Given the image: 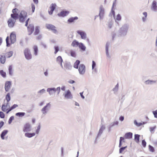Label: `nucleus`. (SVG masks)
Instances as JSON below:
<instances>
[{"instance_id": "obj_1", "label": "nucleus", "mask_w": 157, "mask_h": 157, "mask_svg": "<svg viewBox=\"0 0 157 157\" xmlns=\"http://www.w3.org/2000/svg\"><path fill=\"white\" fill-rule=\"evenodd\" d=\"M129 28V25L124 24L119 29L117 33V35L118 37H124L127 34Z\"/></svg>"}, {"instance_id": "obj_2", "label": "nucleus", "mask_w": 157, "mask_h": 157, "mask_svg": "<svg viewBox=\"0 0 157 157\" xmlns=\"http://www.w3.org/2000/svg\"><path fill=\"white\" fill-rule=\"evenodd\" d=\"M51 105L50 102L48 103L41 110L42 115L45 116L50 109Z\"/></svg>"}, {"instance_id": "obj_3", "label": "nucleus", "mask_w": 157, "mask_h": 157, "mask_svg": "<svg viewBox=\"0 0 157 157\" xmlns=\"http://www.w3.org/2000/svg\"><path fill=\"white\" fill-rule=\"evenodd\" d=\"M24 54L25 58L27 60H29L32 58V55L30 51V50L28 48L25 49L24 51Z\"/></svg>"}, {"instance_id": "obj_4", "label": "nucleus", "mask_w": 157, "mask_h": 157, "mask_svg": "<svg viewBox=\"0 0 157 157\" xmlns=\"http://www.w3.org/2000/svg\"><path fill=\"white\" fill-rule=\"evenodd\" d=\"M27 16V13L24 11H22L19 15V21L21 22H24L25 18Z\"/></svg>"}, {"instance_id": "obj_5", "label": "nucleus", "mask_w": 157, "mask_h": 157, "mask_svg": "<svg viewBox=\"0 0 157 157\" xmlns=\"http://www.w3.org/2000/svg\"><path fill=\"white\" fill-rule=\"evenodd\" d=\"M46 27L47 29L52 30L54 33L56 34L58 33L56 27L54 25L51 24H46Z\"/></svg>"}, {"instance_id": "obj_6", "label": "nucleus", "mask_w": 157, "mask_h": 157, "mask_svg": "<svg viewBox=\"0 0 157 157\" xmlns=\"http://www.w3.org/2000/svg\"><path fill=\"white\" fill-rule=\"evenodd\" d=\"M110 46V43L109 42H106L105 46V52L106 56L108 59H110L111 56L109 52V48Z\"/></svg>"}, {"instance_id": "obj_7", "label": "nucleus", "mask_w": 157, "mask_h": 157, "mask_svg": "<svg viewBox=\"0 0 157 157\" xmlns=\"http://www.w3.org/2000/svg\"><path fill=\"white\" fill-rule=\"evenodd\" d=\"M105 14V10L102 5L101 6L99 7V14L98 15L100 20L102 19Z\"/></svg>"}, {"instance_id": "obj_8", "label": "nucleus", "mask_w": 157, "mask_h": 157, "mask_svg": "<svg viewBox=\"0 0 157 157\" xmlns=\"http://www.w3.org/2000/svg\"><path fill=\"white\" fill-rule=\"evenodd\" d=\"M78 71L80 75H83L84 74L86 71V67L84 65L81 64L79 65Z\"/></svg>"}, {"instance_id": "obj_9", "label": "nucleus", "mask_w": 157, "mask_h": 157, "mask_svg": "<svg viewBox=\"0 0 157 157\" xmlns=\"http://www.w3.org/2000/svg\"><path fill=\"white\" fill-rule=\"evenodd\" d=\"M105 125L103 124H101V127L99 129L98 135L95 139V142L97 140V138L101 136L102 134L103 131L105 129Z\"/></svg>"}, {"instance_id": "obj_10", "label": "nucleus", "mask_w": 157, "mask_h": 157, "mask_svg": "<svg viewBox=\"0 0 157 157\" xmlns=\"http://www.w3.org/2000/svg\"><path fill=\"white\" fill-rule=\"evenodd\" d=\"M151 10L155 12H157V2L155 0H153L152 3Z\"/></svg>"}, {"instance_id": "obj_11", "label": "nucleus", "mask_w": 157, "mask_h": 157, "mask_svg": "<svg viewBox=\"0 0 157 157\" xmlns=\"http://www.w3.org/2000/svg\"><path fill=\"white\" fill-rule=\"evenodd\" d=\"M77 33L80 35L82 39L85 40L86 38V34L85 32L78 30L77 31Z\"/></svg>"}, {"instance_id": "obj_12", "label": "nucleus", "mask_w": 157, "mask_h": 157, "mask_svg": "<svg viewBox=\"0 0 157 157\" xmlns=\"http://www.w3.org/2000/svg\"><path fill=\"white\" fill-rule=\"evenodd\" d=\"M11 44H13L16 41V35L14 32H12L10 35Z\"/></svg>"}, {"instance_id": "obj_13", "label": "nucleus", "mask_w": 157, "mask_h": 157, "mask_svg": "<svg viewBox=\"0 0 157 157\" xmlns=\"http://www.w3.org/2000/svg\"><path fill=\"white\" fill-rule=\"evenodd\" d=\"M16 21L12 19V18H9L7 21L8 27L10 28H13L15 25Z\"/></svg>"}, {"instance_id": "obj_14", "label": "nucleus", "mask_w": 157, "mask_h": 157, "mask_svg": "<svg viewBox=\"0 0 157 157\" xmlns=\"http://www.w3.org/2000/svg\"><path fill=\"white\" fill-rule=\"evenodd\" d=\"M31 126L30 124L29 123H27L24 126L23 131L25 132H29L31 130Z\"/></svg>"}, {"instance_id": "obj_15", "label": "nucleus", "mask_w": 157, "mask_h": 157, "mask_svg": "<svg viewBox=\"0 0 157 157\" xmlns=\"http://www.w3.org/2000/svg\"><path fill=\"white\" fill-rule=\"evenodd\" d=\"M11 85L10 81H7L6 82L5 86V90L6 92H8L10 89Z\"/></svg>"}, {"instance_id": "obj_16", "label": "nucleus", "mask_w": 157, "mask_h": 157, "mask_svg": "<svg viewBox=\"0 0 157 157\" xmlns=\"http://www.w3.org/2000/svg\"><path fill=\"white\" fill-rule=\"evenodd\" d=\"M64 68L66 70H70L72 68V66L70 62L66 61L64 63Z\"/></svg>"}, {"instance_id": "obj_17", "label": "nucleus", "mask_w": 157, "mask_h": 157, "mask_svg": "<svg viewBox=\"0 0 157 157\" xmlns=\"http://www.w3.org/2000/svg\"><path fill=\"white\" fill-rule=\"evenodd\" d=\"M47 91L48 92L49 95H53L56 92L55 88V87L48 88L47 90Z\"/></svg>"}, {"instance_id": "obj_18", "label": "nucleus", "mask_w": 157, "mask_h": 157, "mask_svg": "<svg viewBox=\"0 0 157 157\" xmlns=\"http://www.w3.org/2000/svg\"><path fill=\"white\" fill-rule=\"evenodd\" d=\"M64 97L67 99H71L72 98V96L70 90H68L64 95Z\"/></svg>"}, {"instance_id": "obj_19", "label": "nucleus", "mask_w": 157, "mask_h": 157, "mask_svg": "<svg viewBox=\"0 0 157 157\" xmlns=\"http://www.w3.org/2000/svg\"><path fill=\"white\" fill-rule=\"evenodd\" d=\"M56 5L55 4L52 3L51 5V6L49 8L50 10H48V13L49 14L52 15V14L53 12L55 10Z\"/></svg>"}, {"instance_id": "obj_20", "label": "nucleus", "mask_w": 157, "mask_h": 157, "mask_svg": "<svg viewBox=\"0 0 157 157\" xmlns=\"http://www.w3.org/2000/svg\"><path fill=\"white\" fill-rule=\"evenodd\" d=\"M28 30L29 32V35H30L33 32L34 30V27L33 24L29 25L28 27Z\"/></svg>"}, {"instance_id": "obj_21", "label": "nucleus", "mask_w": 157, "mask_h": 157, "mask_svg": "<svg viewBox=\"0 0 157 157\" xmlns=\"http://www.w3.org/2000/svg\"><path fill=\"white\" fill-rule=\"evenodd\" d=\"M8 107H10V105L9 103L7 102L2 105V109L3 112H6L7 110V108Z\"/></svg>"}, {"instance_id": "obj_22", "label": "nucleus", "mask_w": 157, "mask_h": 157, "mask_svg": "<svg viewBox=\"0 0 157 157\" xmlns=\"http://www.w3.org/2000/svg\"><path fill=\"white\" fill-rule=\"evenodd\" d=\"M113 21L112 19H110L107 24L108 27L109 29L112 28L113 26Z\"/></svg>"}, {"instance_id": "obj_23", "label": "nucleus", "mask_w": 157, "mask_h": 157, "mask_svg": "<svg viewBox=\"0 0 157 157\" xmlns=\"http://www.w3.org/2000/svg\"><path fill=\"white\" fill-rule=\"evenodd\" d=\"M144 83L147 85H151L153 84L156 83V81L147 80L144 82Z\"/></svg>"}, {"instance_id": "obj_24", "label": "nucleus", "mask_w": 157, "mask_h": 157, "mask_svg": "<svg viewBox=\"0 0 157 157\" xmlns=\"http://www.w3.org/2000/svg\"><path fill=\"white\" fill-rule=\"evenodd\" d=\"M0 62L2 64H4L6 62V56L4 54L0 55Z\"/></svg>"}, {"instance_id": "obj_25", "label": "nucleus", "mask_w": 157, "mask_h": 157, "mask_svg": "<svg viewBox=\"0 0 157 157\" xmlns=\"http://www.w3.org/2000/svg\"><path fill=\"white\" fill-rule=\"evenodd\" d=\"M18 13H12L11 14V17L10 18H12V19L16 21V20L18 18Z\"/></svg>"}, {"instance_id": "obj_26", "label": "nucleus", "mask_w": 157, "mask_h": 157, "mask_svg": "<svg viewBox=\"0 0 157 157\" xmlns=\"http://www.w3.org/2000/svg\"><path fill=\"white\" fill-rule=\"evenodd\" d=\"M124 137L126 139H130L132 138V133L131 132L126 133L125 134Z\"/></svg>"}, {"instance_id": "obj_27", "label": "nucleus", "mask_w": 157, "mask_h": 157, "mask_svg": "<svg viewBox=\"0 0 157 157\" xmlns=\"http://www.w3.org/2000/svg\"><path fill=\"white\" fill-rule=\"evenodd\" d=\"M8 132V131L7 130H4L0 135V136L1 139L3 140L5 139V136L7 133Z\"/></svg>"}, {"instance_id": "obj_28", "label": "nucleus", "mask_w": 157, "mask_h": 157, "mask_svg": "<svg viewBox=\"0 0 157 157\" xmlns=\"http://www.w3.org/2000/svg\"><path fill=\"white\" fill-rule=\"evenodd\" d=\"M115 22L118 24V21H120L121 20V15L118 13L117 14L115 18H114Z\"/></svg>"}, {"instance_id": "obj_29", "label": "nucleus", "mask_w": 157, "mask_h": 157, "mask_svg": "<svg viewBox=\"0 0 157 157\" xmlns=\"http://www.w3.org/2000/svg\"><path fill=\"white\" fill-rule=\"evenodd\" d=\"M68 13V12L67 11H62L60 13L58 14V15L59 17L61 16L63 17L66 15Z\"/></svg>"}, {"instance_id": "obj_30", "label": "nucleus", "mask_w": 157, "mask_h": 157, "mask_svg": "<svg viewBox=\"0 0 157 157\" xmlns=\"http://www.w3.org/2000/svg\"><path fill=\"white\" fill-rule=\"evenodd\" d=\"M79 43L76 40H75L72 43L71 45L73 47H77L78 46Z\"/></svg>"}, {"instance_id": "obj_31", "label": "nucleus", "mask_w": 157, "mask_h": 157, "mask_svg": "<svg viewBox=\"0 0 157 157\" xmlns=\"http://www.w3.org/2000/svg\"><path fill=\"white\" fill-rule=\"evenodd\" d=\"M35 135V133H30L29 132L26 133L25 135L26 137H28V138H31L34 136Z\"/></svg>"}, {"instance_id": "obj_32", "label": "nucleus", "mask_w": 157, "mask_h": 157, "mask_svg": "<svg viewBox=\"0 0 157 157\" xmlns=\"http://www.w3.org/2000/svg\"><path fill=\"white\" fill-rule=\"evenodd\" d=\"M33 49L34 50V54L35 56H37L38 51L37 46L36 45L34 46L33 47Z\"/></svg>"}, {"instance_id": "obj_33", "label": "nucleus", "mask_w": 157, "mask_h": 157, "mask_svg": "<svg viewBox=\"0 0 157 157\" xmlns=\"http://www.w3.org/2000/svg\"><path fill=\"white\" fill-rule=\"evenodd\" d=\"M78 18L77 17H71L70 18H69L68 20V22L69 23H72L73 22H74L75 20H77L78 19Z\"/></svg>"}, {"instance_id": "obj_34", "label": "nucleus", "mask_w": 157, "mask_h": 157, "mask_svg": "<svg viewBox=\"0 0 157 157\" xmlns=\"http://www.w3.org/2000/svg\"><path fill=\"white\" fill-rule=\"evenodd\" d=\"M78 47L79 48L83 51H85L86 50V47L82 43H80Z\"/></svg>"}, {"instance_id": "obj_35", "label": "nucleus", "mask_w": 157, "mask_h": 157, "mask_svg": "<svg viewBox=\"0 0 157 157\" xmlns=\"http://www.w3.org/2000/svg\"><path fill=\"white\" fill-rule=\"evenodd\" d=\"M143 15L144 16V17H142V20L143 22H145L147 20V13L146 12H144L143 13Z\"/></svg>"}, {"instance_id": "obj_36", "label": "nucleus", "mask_w": 157, "mask_h": 157, "mask_svg": "<svg viewBox=\"0 0 157 157\" xmlns=\"http://www.w3.org/2000/svg\"><path fill=\"white\" fill-rule=\"evenodd\" d=\"M140 135L138 134H135L134 135V140L137 143L139 142Z\"/></svg>"}, {"instance_id": "obj_37", "label": "nucleus", "mask_w": 157, "mask_h": 157, "mask_svg": "<svg viewBox=\"0 0 157 157\" xmlns=\"http://www.w3.org/2000/svg\"><path fill=\"white\" fill-rule=\"evenodd\" d=\"M80 63V61L79 60H77L74 64V67L76 69H78Z\"/></svg>"}, {"instance_id": "obj_38", "label": "nucleus", "mask_w": 157, "mask_h": 157, "mask_svg": "<svg viewBox=\"0 0 157 157\" xmlns=\"http://www.w3.org/2000/svg\"><path fill=\"white\" fill-rule=\"evenodd\" d=\"M118 87L119 85L118 84H117L113 89V91L114 94H116L118 90Z\"/></svg>"}, {"instance_id": "obj_39", "label": "nucleus", "mask_w": 157, "mask_h": 157, "mask_svg": "<svg viewBox=\"0 0 157 157\" xmlns=\"http://www.w3.org/2000/svg\"><path fill=\"white\" fill-rule=\"evenodd\" d=\"M9 74L10 76L13 75V74L12 67L11 65L9 66Z\"/></svg>"}, {"instance_id": "obj_40", "label": "nucleus", "mask_w": 157, "mask_h": 157, "mask_svg": "<svg viewBox=\"0 0 157 157\" xmlns=\"http://www.w3.org/2000/svg\"><path fill=\"white\" fill-rule=\"evenodd\" d=\"M25 114V113L24 112H18L16 113L15 115L19 117H22Z\"/></svg>"}, {"instance_id": "obj_41", "label": "nucleus", "mask_w": 157, "mask_h": 157, "mask_svg": "<svg viewBox=\"0 0 157 157\" xmlns=\"http://www.w3.org/2000/svg\"><path fill=\"white\" fill-rule=\"evenodd\" d=\"M6 100L7 101V102H8L10 101L11 99V98L10 96V93H8L6 96L5 98Z\"/></svg>"}, {"instance_id": "obj_42", "label": "nucleus", "mask_w": 157, "mask_h": 157, "mask_svg": "<svg viewBox=\"0 0 157 157\" xmlns=\"http://www.w3.org/2000/svg\"><path fill=\"white\" fill-rule=\"evenodd\" d=\"M111 36L112 37V39L113 40H114L116 38L117 36H118L117 34H116L115 32H113L111 33Z\"/></svg>"}, {"instance_id": "obj_43", "label": "nucleus", "mask_w": 157, "mask_h": 157, "mask_svg": "<svg viewBox=\"0 0 157 157\" xmlns=\"http://www.w3.org/2000/svg\"><path fill=\"white\" fill-rule=\"evenodd\" d=\"M46 92V90L44 89H42L41 90L39 91L37 93L39 95H41L45 93Z\"/></svg>"}, {"instance_id": "obj_44", "label": "nucleus", "mask_w": 157, "mask_h": 157, "mask_svg": "<svg viewBox=\"0 0 157 157\" xmlns=\"http://www.w3.org/2000/svg\"><path fill=\"white\" fill-rule=\"evenodd\" d=\"M57 62L59 63H61L63 62V59L60 56H58L56 59Z\"/></svg>"}, {"instance_id": "obj_45", "label": "nucleus", "mask_w": 157, "mask_h": 157, "mask_svg": "<svg viewBox=\"0 0 157 157\" xmlns=\"http://www.w3.org/2000/svg\"><path fill=\"white\" fill-rule=\"evenodd\" d=\"M6 46L8 47H9L10 45V43L9 42V36H7L6 39Z\"/></svg>"}, {"instance_id": "obj_46", "label": "nucleus", "mask_w": 157, "mask_h": 157, "mask_svg": "<svg viewBox=\"0 0 157 157\" xmlns=\"http://www.w3.org/2000/svg\"><path fill=\"white\" fill-rule=\"evenodd\" d=\"M39 32V27L38 26H36L35 28V31L34 33V35H37Z\"/></svg>"}, {"instance_id": "obj_47", "label": "nucleus", "mask_w": 157, "mask_h": 157, "mask_svg": "<svg viewBox=\"0 0 157 157\" xmlns=\"http://www.w3.org/2000/svg\"><path fill=\"white\" fill-rule=\"evenodd\" d=\"M148 147H149V150L150 151L152 152H154L155 150L154 147L151 146V145H149L148 146Z\"/></svg>"}, {"instance_id": "obj_48", "label": "nucleus", "mask_w": 157, "mask_h": 157, "mask_svg": "<svg viewBox=\"0 0 157 157\" xmlns=\"http://www.w3.org/2000/svg\"><path fill=\"white\" fill-rule=\"evenodd\" d=\"M134 124L138 127H140L142 125V123H138L136 120L134 121Z\"/></svg>"}, {"instance_id": "obj_49", "label": "nucleus", "mask_w": 157, "mask_h": 157, "mask_svg": "<svg viewBox=\"0 0 157 157\" xmlns=\"http://www.w3.org/2000/svg\"><path fill=\"white\" fill-rule=\"evenodd\" d=\"M0 74L4 78L6 77V73L3 70H2L0 71Z\"/></svg>"}, {"instance_id": "obj_50", "label": "nucleus", "mask_w": 157, "mask_h": 157, "mask_svg": "<svg viewBox=\"0 0 157 157\" xmlns=\"http://www.w3.org/2000/svg\"><path fill=\"white\" fill-rule=\"evenodd\" d=\"M156 126H155L153 127H150V130L151 133H153L155 131V129Z\"/></svg>"}, {"instance_id": "obj_51", "label": "nucleus", "mask_w": 157, "mask_h": 157, "mask_svg": "<svg viewBox=\"0 0 157 157\" xmlns=\"http://www.w3.org/2000/svg\"><path fill=\"white\" fill-rule=\"evenodd\" d=\"M54 49L55 50L54 53L56 54L59 51V48L58 46H55L54 47Z\"/></svg>"}, {"instance_id": "obj_52", "label": "nucleus", "mask_w": 157, "mask_h": 157, "mask_svg": "<svg viewBox=\"0 0 157 157\" xmlns=\"http://www.w3.org/2000/svg\"><path fill=\"white\" fill-rule=\"evenodd\" d=\"M13 52H12V51H10V52H8L7 53V56H8L7 57L8 58H9L10 57H11V56H12V55H13Z\"/></svg>"}, {"instance_id": "obj_53", "label": "nucleus", "mask_w": 157, "mask_h": 157, "mask_svg": "<svg viewBox=\"0 0 157 157\" xmlns=\"http://www.w3.org/2000/svg\"><path fill=\"white\" fill-rule=\"evenodd\" d=\"M127 147V146H125L121 147L119 149V153H121Z\"/></svg>"}, {"instance_id": "obj_54", "label": "nucleus", "mask_w": 157, "mask_h": 157, "mask_svg": "<svg viewBox=\"0 0 157 157\" xmlns=\"http://www.w3.org/2000/svg\"><path fill=\"white\" fill-rule=\"evenodd\" d=\"M57 92V94L58 95L60 91V87H58L56 88H55V92Z\"/></svg>"}, {"instance_id": "obj_55", "label": "nucleus", "mask_w": 157, "mask_h": 157, "mask_svg": "<svg viewBox=\"0 0 157 157\" xmlns=\"http://www.w3.org/2000/svg\"><path fill=\"white\" fill-rule=\"evenodd\" d=\"M14 117L13 116L11 117L9 119L8 123L9 124H10L12 122V121L14 119Z\"/></svg>"}, {"instance_id": "obj_56", "label": "nucleus", "mask_w": 157, "mask_h": 157, "mask_svg": "<svg viewBox=\"0 0 157 157\" xmlns=\"http://www.w3.org/2000/svg\"><path fill=\"white\" fill-rule=\"evenodd\" d=\"M71 55L72 57H75L76 56L75 52L72 51H71Z\"/></svg>"}, {"instance_id": "obj_57", "label": "nucleus", "mask_w": 157, "mask_h": 157, "mask_svg": "<svg viewBox=\"0 0 157 157\" xmlns=\"http://www.w3.org/2000/svg\"><path fill=\"white\" fill-rule=\"evenodd\" d=\"M40 128V125L39 124L37 127V128L36 131V132L37 134H38Z\"/></svg>"}, {"instance_id": "obj_58", "label": "nucleus", "mask_w": 157, "mask_h": 157, "mask_svg": "<svg viewBox=\"0 0 157 157\" xmlns=\"http://www.w3.org/2000/svg\"><path fill=\"white\" fill-rule=\"evenodd\" d=\"M152 113L154 116V117L157 118V110L153 111Z\"/></svg>"}, {"instance_id": "obj_59", "label": "nucleus", "mask_w": 157, "mask_h": 157, "mask_svg": "<svg viewBox=\"0 0 157 157\" xmlns=\"http://www.w3.org/2000/svg\"><path fill=\"white\" fill-rule=\"evenodd\" d=\"M142 144L144 147H146V143L144 140H142Z\"/></svg>"}, {"instance_id": "obj_60", "label": "nucleus", "mask_w": 157, "mask_h": 157, "mask_svg": "<svg viewBox=\"0 0 157 157\" xmlns=\"http://www.w3.org/2000/svg\"><path fill=\"white\" fill-rule=\"evenodd\" d=\"M0 117L2 118H3L5 117V114L2 112H0Z\"/></svg>"}, {"instance_id": "obj_61", "label": "nucleus", "mask_w": 157, "mask_h": 157, "mask_svg": "<svg viewBox=\"0 0 157 157\" xmlns=\"http://www.w3.org/2000/svg\"><path fill=\"white\" fill-rule=\"evenodd\" d=\"M96 63L95 62V61H93L92 66V69H94V67H95L96 66Z\"/></svg>"}, {"instance_id": "obj_62", "label": "nucleus", "mask_w": 157, "mask_h": 157, "mask_svg": "<svg viewBox=\"0 0 157 157\" xmlns=\"http://www.w3.org/2000/svg\"><path fill=\"white\" fill-rule=\"evenodd\" d=\"M40 44L41 46H42L44 48H45V49L47 48V45L45 43H43V42H41Z\"/></svg>"}, {"instance_id": "obj_63", "label": "nucleus", "mask_w": 157, "mask_h": 157, "mask_svg": "<svg viewBox=\"0 0 157 157\" xmlns=\"http://www.w3.org/2000/svg\"><path fill=\"white\" fill-rule=\"evenodd\" d=\"M17 11H18V10L17 9H16V8H15V9H13L12 10V12L13 13V14L18 13H17Z\"/></svg>"}, {"instance_id": "obj_64", "label": "nucleus", "mask_w": 157, "mask_h": 157, "mask_svg": "<svg viewBox=\"0 0 157 157\" xmlns=\"http://www.w3.org/2000/svg\"><path fill=\"white\" fill-rule=\"evenodd\" d=\"M18 105L17 104H14L12 106H11L10 108L11 109H13L17 107H18Z\"/></svg>"}]
</instances>
